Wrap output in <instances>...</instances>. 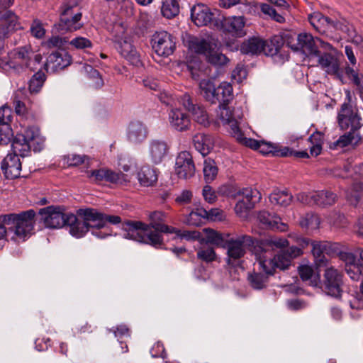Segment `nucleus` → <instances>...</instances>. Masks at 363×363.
I'll use <instances>...</instances> for the list:
<instances>
[{
    "mask_svg": "<svg viewBox=\"0 0 363 363\" xmlns=\"http://www.w3.org/2000/svg\"><path fill=\"white\" fill-rule=\"evenodd\" d=\"M124 238L159 247L162 244L161 235L152 233L149 225L140 221H127L122 224Z\"/></svg>",
    "mask_w": 363,
    "mask_h": 363,
    "instance_id": "f257e3e1",
    "label": "nucleus"
},
{
    "mask_svg": "<svg viewBox=\"0 0 363 363\" xmlns=\"http://www.w3.org/2000/svg\"><path fill=\"white\" fill-rule=\"evenodd\" d=\"M301 253V248L291 246L286 250H281L273 258L267 257L264 255H259L258 265L267 274H274L276 268L281 270L287 269L290 266L292 259L298 257Z\"/></svg>",
    "mask_w": 363,
    "mask_h": 363,
    "instance_id": "f03ea898",
    "label": "nucleus"
},
{
    "mask_svg": "<svg viewBox=\"0 0 363 363\" xmlns=\"http://www.w3.org/2000/svg\"><path fill=\"white\" fill-rule=\"evenodd\" d=\"M254 245V240L250 235H242L226 240L223 247L227 250L226 262L229 265L236 266L245 255L246 250Z\"/></svg>",
    "mask_w": 363,
    "mask_h": 363,
    "instance_id": "7ed1b4c3",
    "label": "nucleus"
},
{
    "mask_svg": "<svg viewBox=\"0 0 363 363\" xmlns=\"http://www.w3.org/2000/svg\"><path fill=\"white\" fill-rule=\"evenodd\" d=\"M35 143H42L41 139L38 137V130L28 128L25 130L24 133H18L15 136L11 145L12 154L24 157L29 154L31 147H33L35 151L40 150L41 147L38 149L34 146Z\"/></svg>",
    "mask_w": 363,
    "mask_h": 363,
    "instance_id": "20e7f679",
    "label": "nucleus"
},
{
    "mask_svg": "<svg viewBox=\"0 0 363 363\" xmlns=\"http://www.w3.org/2000/svg\"><path fill=\"white\" fill-rule=\"evenodd\" d=\"M13 0H0V54L5 45V39L16 29L18 18L9 8Z\"/></svg>",
    "mask_w": 363,
    "mask_h": 363,
    "instance_id": "39448f33",
    "label": "nucleus"
},
{
    "mask_svg": "<svg viewBox=\"0 0 363 363\" xmlns=\"http://www.w3.org/2000/svg\"><path fill=\"white\" fill-rule=\"evenodd\" d=\"M35 215V213L33 210L24 211L19 214H8V216H13L12 221L9 223V230L13 231L17 238L24 240L33 230Z\"/></svg>",
    "mask_w": 363,
    "mask_h": 363,
    "instance_id": "423d86ee",
    "label": "nucleus"
},
{
    "mask_svg": "<svg viewBox=\"0 0 363 363\" xmlns=\"http://www.w3.org/2000/svg\"><path fill=\"white\" fill-rule=\"evenodd\" d=\"M33 51L30 45H25L13 49L9 55V67L11 74H20L27 68L33 69L30 66Z\"/></svg>",
    "mask_w": 363,
    "mask_h": 363,
    "instance_id": "0eeeda50",
    "label": "nucleus"
},
{
    "mask_svg": "<svg viewBox=\"0 0 363 363\" xmlns=\"http://www.w3.org/2000/svg\"><path fill=\"white\" fill-rule=\"evenodd\" d=\"M191 18L197 26H210L218 29L220 26V18L218 17V11H212L203 4H196L191 8Z\"/></svg>",
    "mask_w": 363,
    "mask_h": 363,
    "instance_id": "6e6552de",
    "label": "nucleus"
},
{
    "mask_svg": "<svg viewBox=\"0 0 363 363\" xmlns=\"http://www.w3.org/2000/svg\"><path fill=\"white\" fill-rule=\"evenodd\" d=\"M69 214L60 206H50L39 211L40 220L49 228H60L65 226Z\"/></svg>",
    "mask_w": 363,
    "mask_h": 363,
    "instance_id": "1a4fd4ad",
    "label": "nucleus"
},
{
    "mask_svg": "<svg viewBox=\"0 0 363 363\" xmlns=\"http://www.w3.org/2000/svg\"><path fill=\"white\" fill-rule=\"evenodd\" d=\"M89 211H92V208L80 211V214L83 218L82 220L77 218L72 213L68 215L65 225L69 226V233L72 236L82 238L87 233L89 228H96V226L94 225V223L88 220L87 215Z\"/></svg>",
    "mask_w": 363,
    "mask_h": 363,
    "instance_id": "9d476101",
    "label": "nucleus"
},
{
    "mask_svg": "<svg viewBox=\"0 0 363 363\" xmlns=\"http://www.w3.org/2000/svg\"><path fill=\"white\" fill-rule=\"evenodd\" d=\"M152 47L158 56L168 57L174 52L175 41L166 31L156 32L152 37Z\"/></svg>",
    "mask_w": 363,
    "mask_h": 363,
    "instance_id": "9b49d317",
    "label": "nucleus"
},
{
    "mask_svg": "<svg viewBox=\"0 0 363 363\" xmlns=\"http://www.w3.org/2000/svg\"><path fill=\"white\" fill-rule=\"evenodd\" d=\"M174 170L180 179H188L194 177L196 167L189 152L182 151L179 153L176 157Z\"/></svg>",
    "mask_w": 363,
    "mask_h": 363,
    "instance_id": "f8f14e48",
    "label": "nucleus"
},
{
    "mask_svg": "<svg viewBox=\"0 0 363 363\" xmlns=\"http://www.w3.org/2000/svg\"><path fill=\"white\" fill-rule=\"evenodd\" d=\"M168 122L170 128L178 132L189 130L191 124L189 115L177 107L169 109Z\"/></svg>",
    "mask_w": 363,
    "mask_h": 363,
    "instance_id": "ddd939ff",
    "label": "nucleus"
},
{
    "mask_svg": "<svg viewBox=\"0 0 363 363\" xmlns=\"http://www.w3.org/2000/svg\"><path fill=\"white\" fill-rule=\"evenodd\" d=\"M78 4V1H67L62 6L61 13V22L64 23L66 29L69 31L77 30L82 27L79 21L81 13H73L72 9Z\"/></svg>",
    "mask_w": 363,
    "mask_h": 363,
    "instance_id": "4468645a",
    "label": "nucleus"
},
{
    "mask_svg": "<svg viewBox=\"0 0 363 363\" xmlns=\"http://www.w3.org/2000/svg\"><path fill=\"white\" fill-rule=\"evenodd\" d=\"M337 119L339 125L342 130L350 128L351 130H357L362 125V118L346 104L342 106Z\"/></svg>",
    "mask_w": 363,
    "mask_h": 363,
    "instance_id": "2eb2a0df",
    "label": "nucleus"
},
{
    "mask_svg": "<svg viewBox=\"0 0 363 363\" xmlns=\"http://www.w3.org/2000/svg\"><path fill=\"white\" fill-rule=\"evenodd\" d=\"M217 116L223 125L228 126L229 133L233 136L240 130L239 121L241 119L240 114H236L235 110L231 111L225 105H219L217 110Z\"/></svg>",
    "mask_w": 363,
    "mask_h": 363,
    "instance_id": "dca6fc26",
    "label": "nucleus"
},
{
    "mask_svg": "<svg viewBox=\"0 0 363 363\" xmlns=\"http://www.w3.org/2000/svg\"><path fill=\"white\" fill-rule=\"evenodd\" d=\"M340 257L345 262V272L352 280L359 281L363 277V264L352 252H341Z\"/></svg>",
    "mask_w": 363,
    "mask_h": 363,
    "instance_id": "f3484780",
    "label": "nucleus"
},
{
    "mask_svg": "<svg viewBox=\"0 0 363 363\" xmlns=\"http://www.w3.org/2000/svg\"><path fill=\"white\" fill-rule=\"evenodd\" d=\"M187 46L192 52L203 55L206 57L212 48H217V44L213 38L207 36H190L187 40Z\"/></svg>",
    "mask_w": 363,
    "mask_h": 363,
    "instance_id": "a211bd4d",
    "label": "nucleus"
},
{
    "mask_svg": "<svg viewBox=\"0 0 363 363\" xmlns=\"http://www.w3.org/2000/svg\"><path fill=\"white\" fill-rule=\"evenodd\" d=\"M342 284V275L337 269L330 267L325 270L324 286L325 291L328 295L334 297L340 296Z\"/></svg>",
    "mask_w": 363,
    "mask_h": 363,
    "instance_id": "6ab92c4d",
    "label": "nucleus"
},
{
    "mask_svg": "<svg viewBox=\"0 0 363 363\" xmlns=\"http://www.w3.org/2000/svg\"><path fill=\"white\" fill-rule=\"evenodd\" d=\"M71 62L70 55L65 50H60L51 53L48 57L45 66L48 72H55L68 67Z\"/></svg>",
    "mask_w": 363,
    "mask_h": 363,
    "instance_id": "aec40b11",
    "label": "nucleus"
},
{
    "mask_svg": "<svg viewBox=\"0 0 363 363\" xmlns=\"http://www.w3.org/2000/svg\"><path fill=\"white\" fill-rule=\"evenodd\" d=\"M291 49L296 51H301L306 55L318 54V50L315 43V38L307 33H302L297 36V43L291 45Z\"/></svg>",
    "mask_w": 363,
    "mask_h": 363,
    "instance_id": "412c9836",
    "label": "nucleus"
},
{
    "mask_svg": "<svg viewBox=\"0 0 363 363\" xmlns=\"http://www.w3.org/2000/svg\"><path fill=\"white\" fill-rule=\"evenodd\" d=\"M20 156L8 154L1 162V169L7 179H13L18 177L21 171Z\"/></svg>",
    "mask_w": 363,
    "mask_h": 363,
    "instance_id": "4be33fe9",
    "label": "nucleus"
},
{
    "mask_svg": "<svg viewBox=\"0 0 363 363\" xmlns=\"http://www.w3.org/2000/svg\"><path fill=\"white\" fill-rule=\"evenodd\" d=\"M245 26V20L243 16H230L224 19L220 18V28L223 30L242 37L245 35L244 28Z\"/></svg>",
    "mask_w": 363,
    "mask_h": 363,
    "instance_id": "5701e85b",
    "label": "nucleus"
},
{
    "mask_svg": "<svg viewBox=\"0 0 363 363\" xmlns=\"http://www.w3.org/2000/svg\"><path fill=\"white\" fill-rule=\"evenodd\" d=\"M169 151L167 143L161 140H152L149 143V155L152 162L161 163L167 157Z\"/></svg>",
    "mask_w": 363,
    "mask_h": 363,
    "instance_id": "b1692460",
    "label": "nucleus"
},
{
    "mask_svg": "<svg viewBox=\"0 0 363 363\" xmlns=\"http://www.w3.org/2000/svg\"><path fill=\"white\" fill-rule=\"evenodd\" d=\"M88 220L94 223L96 229L103 228L107 223L116 225L121 223V218L118 216L107 215L92 208V211L88 213Z\"/></svg>",
    "mask_w": 363,
    "mask_h": 363,
    "instance_id": "393cba45",
    "label": "nucleus"
},
{
    "mask_svg": "<svg viewBox=\"0 0 363 363\" xmlns=\"http://www.w3.org/2000/svg\"><path fill=\"white\" fill-rule=\"evenodd\" d=\"M311 25L320 33L330 35L331 18L323 16L320 12H314L308 16Z\"/></svg>",
    "mask_w": 363,
    "mask_h": 363,
    "instance_id": "a878e982",
    "label": "nucleus"
},
{
    "mask_svg": "<svg viewBox=\"0 0 363 363\" xmlns=\"http://www.w3.org/2000/svg\"><path fill=\"white\" fill-rule=\"evenodd\" d=\"M318 62L328 74L334 75L337 79H341L342 74L340 70V65L336 57L330 54L325 53L320 57Z\"/></svg>",
    "mask_w": 363,
    "mask_h": 363,
    "instance_id": "bb28decb",
    "label": "nucleus"
},
{
    "mask_svg": "<svg viewBox=\"0 0 363 363\" xmlns=\"http://www.w3.org/2000/svg\"><path fill=\"white\" fill-rule=\"evenodd\" d=\"M147 128L140 121L131 122L128 128V138L133 143H140L147 137Z\"/></svg>",
    "mask_w": 363,
    "mask_h": 363,
    "instance_id": "cd10ccee",
    "label": "nucleus"
},
{
    "mask_svg": "<svg viewBox=\"0 0 363 363\" xmlns=\"http://www.w3.org/2000/svg\"><path fill=\"white\" fill-rule=\"evenodd\" d=\"M257 218L260 223L266 228L278 230L279 231H285L287 229L286 225L281 222L279 216H272L267 211H260Z\"/></svg>",
    "mask_w": 363,
    "mask_h": 363,
    "instance_id": "c85d7f7f",
    "label": "nucleus"
},
{
    "mask_svg": "<svg viewBox=\"0 0 363 363\" xmlns=\"http://www.w3.org/2000/svg\"><path fill=\"white\" fill-rule=\"evenodd\" d=\"M193 143L196 150L203 156L207 155L214 145L212 136L204 133L196 134L193 138Z\"/></svg>",
    "mask_w": 363,
    "mask_h": 363,
    "instance_id": "c756f323",
    "label": "nucleus"
},
{
    "mask_svg": "<svg viewBox=\"0 0 363 363\" xmlns=\"http://www.w3.org/2000/svg\"><path fill=\"white\" fill-rule=\"evenodd\" d=\"M137 178L140 185L151 186L157 181V173L155 169L150 166H144L138 172Z\"/></svg>",
    "mask_w": 363,
    "mask_h": 363,
    "instance_id": "7c9ffc66",
    "label": "nucleus"
},
{
    "mask_svg": "<svg viewBox=\"0 0 363 363\" xmlns=\"http://www.w3.org/2000/svg\"><path fill=\"white\" fill-rule=\"evenodd\" d=\"M266 41L259 38H252L242 43L240 50L242 53L257 55L262 52Z\"/></svg>",
    "mask_w": 363,
    "mask_h": 363,
    "instance_id": "2f4dec72",
    "label": "nucleus"
},
{
    "mask_svg": "<svg viewBox=\"0 0 363 363\" xmlns=\"http://www.w3.org/2000/svg\"><path fill=\"white\" fill-rule=\"evenodd\" d=\"M203 232L204 237L202 238V240L204 242L221 247L225 245L227 240L225 236H229L228 234L223 235L211 228H204Z\"/></svg>",
    "mask_w": 363,
    "mask_h": 363,
    "instance_id": "473e14b6",
    "label": "nucleus"
},
{
    "mask_svg": "<svg viewBox=\"0 0 363 363\" xmlns=\"http://www.w3.org/2000/svg\"><path fill=\"white\" fill-rule=\"evenodd\" d=\"M312 253L316 258H320L322 260V255L323 254L329 255L336 250V244H332L328 241H312Z\"/></svg>",
    "mask_w": 363,
    "mask_h": 363,
    "instance_id": "72a5a7b5",
    "label": "nucleus"
},
{
    "mask_svg": "<svg viewBox=\"0 0 363 363\" xmlns=\"http://www.w3.org/2000/svg\"><path fill=\"white\" fill-rule=\"evenodd\" d=\"M149 218L150 220V225L158 233H169L172 227L164 225V214L161 211H155L150 214Z\"/></svg>",
    "mask_w": 363,
    "mask_h": 363,
    "instance_id": "f704fd0d",
    "label": "nucleus"
},
{
    "mask_svg": "<svg viewBox=\"0 0 363 363\" xmlns=\"http://www.w3.org/2000/svg\"><path fill=\"white\" fill-rule=\"evenodd\" d=\"M314 205L320 206H331L337 201V195L330 191L313 192Z\"/></svg>",
    "mask_w": 363,
    "mask_h": 363,
    "instance_id": "c9c22d12",
    "label": "nucleus"
},
{
    "mask_svg": "<svg viewBox=\"0 0 363 363\" xmlns=\"http://www.w3.org/2000/svg\"><path fill=\"white\" fill-rule=\"evenodd\" d=\"M347 199L353 206L363 202V182H354L352 185L347 192Z\"/></svg>",
    "mask_w": 363,
    "mask_h": 363,
    "instance_id": "e433bc0d",
    "label": "nucleus"
},
{
    "mask_svg": "<svg viewBox=\"0 0 363 363\" xmlns=\"http://www.w3.org/2000/svg\"><path fill=\"white\" fill-rule=\"evenodd\" d=\"M199 87L201 94L205 99L211 104H216L218 99L216 98V86L211 79H203L200 82Z\"/></svg>",
    "mask_w": 363,
    "mask_h": 363,
    "instance_id": "4c0bfd02",
    "label": "nucleus"
},
{
    "mask_svg": "<svg viewBox=\"0 0 363 363\" xmlns=\"http://www.w3.org/2000/svg\"><path fill=\"white\" fill-rule=\"evenodd\" d=\"M269 200L274 205L286 207L291 204L293 196L287 190H276L270 194Z\"/></svg>",
    "mask_w": 363,
    "mask_h": 363,
    "instance_id": "58836bf2",
    "label": "nucleus"
},
{
    "mask_svg": "<svg viewBox=\"0 0 363 363\" xmlns=\"http://www.w3.org/2000/svg\"><path fill=\"white\" fill-rule=\"evenodd\" d=\"M161 13L164 17L171 19L179 13V4L177 0H163Z\"/></svg>",
    "mask_w": 363,
    "mask_h": 363,
    "instance_id": "ea45409f",
    "label": "nucleus"
},
{
    "mask_svg": "<svg viewBox=\"0 0 363 363\" xmlns=\"http://www.w3.org/2000/svg\"><path fill=\"white\" fill-rule=\"evenodd\" d=\"M233 94V88L228 83H221L216 89L215 96L218 99L217 102H219L220 105H225L231 97Z\"/></svg>",
    "mask_w": 363,
    "mask_h": 363,
    "instance_id": "a19ab883",
    "label": "nucleus"
},
{
    "mask_svg": "<svg viewBox=\"0 0 363 363\" xmlns=\"http://www.w3.org/2000/svg\"><path fill=\"white\" fill-rule=\"evenodd\" d=\"M320 224V217L317 214L313 213L305 214L299 220V225L301 227L308 230H317L319 228Z\"/></svg>",
    "mask_w": 363,
    "mask_h": 363,
    "instance_id": "79ce46f5",
    "label": "nucleus"
},
{
    "mask_svg": "<svg viewBox=\"0 0 363 363\" xmlns=\"http://www.w3.org/2000/svg\"><path fill=\"white\" fill-rule=\"evenodd\" d=\"M262 272H254L248 277V280L250 285L255 289H262L267 286L268 282V277L271 274H267V273L259 267Z\"/></svg>",
    "mask_w": 363,
    "mask_h": 363,
    "instance_id": "37998d69",
    "label": "nucleus"
},
{
    "mask_svg": "<svg viewBox=\"0 0 363 363\" xmlns=\"http://www.w3.org/2000/svg\"><path fill=\"white\" fill-rule=\"evenodd\" d=\"M46 76L42 71H38L33 75L28 83V89L31 94H37L42 89L45 82Z\"/></svg>",
    "mask_w": 363,
    "mask_h": 363,
    "instance_id": "c03bdc74",
    "label": "nucleus"
},
{
    "mask_svg": "<svg viewBox=\"0 0 363 363\" xmlns=\"http://www.w3.org/2000/svg\"><path fill=\"white\" fill-rule=\"evenodd\" d=\"M240 194L242 196V199L253 208L261 199V194L255 189L245 188L242 189Z\"/></svg>",
    "mask_w": 363,
    "mask_h": 363,
    "instance_id": "a18cd8bd",
    "label": "nucleus"
},
{
    "mask_svg": "<svg viewBox=\"0 0 363 363\" xmlns=\"http://www.w3.org/2000/svg\"><path fill=\"white\" fill-rule=\"evenodd\" d=\"M312 146L310 149V153L312 156L316 157L319 155L322 150V145L323 143V135L320 132H315L308 138Z\"/></svg>",
    "mask_w": 363,
    "mask_h": 363,
    "instance_id": "49530a36",
    "label": "nucleus"
},
{
    "mask_svg": "<svg viewBox=\"0 0 363 363\" xmlns=\"http://www.w3.org/2000/svg\"><path fill=\"white\" fill-rule=\"evenodd\" d=\"M197 258L205 262H212L217 259V255L213 247L203 245L197 250Z\"/></svg>",
    "mask_w": 363,
    "mask_h": 363,
    "instance_id": "de8ad7c7",
    "label": "nucleus"
},
{
    "mask_svg": "<svg viewBox=\"0 0 363 363\" xmlns=\"http://www.w3.org/2000/svg\"><path fill=\"white\" fill-rule=\"evenodd\" d=\"M206 59L209 63L216 66H223L228 62V57L216 48H212L207 54Z\"/></svg>",
    "mask_w": 363,
    "mask_h": 363,
    "instance_id": "09e8293b",
    "label": "nucleus"
},
{
    "mask_svg": "<svg viewBox=\"0 0 363 363\" xmlns=\"http://www.w3.org/2000/svg\"><path fill=\"white\" fill-rule=\"evenodd\" d=\"M208 216L207 211L204 208H198L195 211H191L186 219V223L189 225H199L203 220Z\"/></svg>",
    "mask_w": 363,
    "mask_h": 363,
    "instance_id": "8fccbe9b",
    "label": "nucleus"
},
{
    "mask_svg": "<svg viewBox=\"0 0 363 363\" xmlns=\"http://www.w3.org/2000/svg\"><path fill=\"white\" fill-rule=\"evenodd\" d=\"M218 174V168L215 162L211 160H206L203 165V175L206 182H211L215 179Z\"/></svg>",
    "mask_w": 363,
    "mask_h": 363,
    "instance_id": "3c124183",
    "label": "nucleus"
},
{
    "mask_svg": "<svg viewBox=\"0 0 363 363\" xmlns=\"http://www.w3.org/2000/svg\"><path fill=\"white\" fill-rule=\"evenodd\" d=\"M84 72L87 76L93 80V86L96 88H101L104 85V81L99 72L89 65H84L83 67Z\"/></svg>",
    "mask_w": 363,
    "mask_h": 363,
    "instance_id": "603ef678",
    "label": "nucleus"
},
{
    "mask_svg": "<svg viewBox=\"0 0 363 363\" xmlns=\"http://www.w3.org/2000/svg\"><path fill=\"white\" fill-rule=\"evenodd\" d=\"M240 4L239 9L242 13H247L250 10V5L247 1L242 0H220L219 5L225 9L231 8L233 6Z\"/></svg>",
    "mask_w": 363,
    "mask_h": 363,
    "instance_id": "864d4df0",
    "label": "nucleus"
},
{
    "mask_svg": "<svg viewBox=\"0 0 363 363\" xmlns=\"http://www.w3.org/2000/svg\"><path fill=\"white\" fill-rule=\"evenodd\" d=\"M345 73L353 83L359 89L360 92L363 91V74L359 73L357 69L347 66L345 67Z\"/></svg>",
    "mask_w": 363,
    "mask_h": 363,
    "instance_id": "5fc2aeb1",
    "label": "nucleus"
},
{
    "mask_svg": "<svg viewBox=\"0 0 363 363\" xmlns=\"http://www.w3.org/2000/svg\"><path fill=\"white\" fill-rule=\"evenodd\" d=\"M298 273L303 281H308L311 285L316 286V279L313 276V270L311 267L307 265L299 267Z\"/></svg>",
    "mask_w": 363,
    "mask_h": 363,
    "instance_id": "6e6d98bb",
    "label": "nucleus"
},
{
    "mask_svg": "<svg viewBox=\"0 0 363 363\" xmlns=\"http://www.w3.org/2000/svg\"><path fill=\"white\" fill-rule=\"evenodd\" d=\"M191 113L193 115L194 120L198 123L203 125L204 126L208 125V117L203 107H201L199 105H197L196 107H194V108L192 109V111Z\"/></svg>",
    "mask_w": 363,
    "mask_h": 363,
    "instance_id": "4d7b16f0",
    "label": "nucleus"
},
{
    "mask_svg": "<svg viewBox=\"0 0 363 363\" xmlns=\"http://www.w3.org/2000/svg\"><path fill=\"white\" fill-rule=\"evenodd\" d=\"M266 247L274 249L285 248L289 245V241L284 238L279 237H270L267 238L264 241Z\"/></svg>",
    "mask_w": 363,
    "mask_h": 363,
    "instance_id": "13d9d810",
    "label": "nucleus"
},
{
    "mask_svg": "<svg viewBox=\"0 0 363 363\" xmlns=\"http://www.w3.org/2000/svg\"><path fill=\"white\" fill-rule=\"evenodd\" d=\"M234 138L241 144L245 145L253 150H257L260 141L245 137L243 133L240 130L238 133L233 135Z\"/></svg>",
    "mask_w": 363,
    "mask_h": 363,
    "instance_id": "bf43d9fd",
    "label": "nucleus"
},
{
    "mask_svg": "<svg viewBox=\"0 0 363 363\" xmlns=\"http://www.w3.org/2000/svg\"><path fill=\"white\" fill-rule=\"evenodd\" d=\"M118 166L125 172L130 171L136 167L135 161L127 155H121L118 156Z\"/></svg>",
    "mask_w": 363,
    "mask_h": 363,
    "instance_id": "052dcab7",
    "label": "nucleus"
},
{
    "mask_svg": "<svg viewBox=\"0 0 363 363\" xmlns=\"http://www.w3.org/2000/svg\"><path fill=\"white\" fill-rule=\"evenodd\" d=\"M26 89L21 88L16 91L14 96V104L15 109L17 113L21 114L23 113L25 111V104L21 101V99H23L26 97Z\"/></svg>",
    "mask_w": 363,
    "mask_h": 363,
    "instance_id": "680f3d73",
    "label": "nucleus"
},
{
    "mask_svg": "<svg viewBox=\"0 0 363 363\" xmlns=\"http://www.w3.org/2000/svg\"><path fill=\"white\" fill-rule=\"evenodd\" d=\"M13 137V131L9 125H0V145H7Z\"/></svg>",
    "mask_w": 363,
    "mask_h": 363,
    "instance_id": "e2e57ef3",
    "label": "nucleus"
},
{
    "mask_svg": "<svg viewBox=\"0 0 363 363\" xmlns=\"http://www.w3.org/2000/svg\"><path fill=\"white\" fill-rule=\"evenodd\" d=\"M125 182H126L125 174L121 172H116L111 169H106V182L123 184Z\"/></svg>",
    "mask_w": 363,
    "mask_h": 363,
    "instance_id": "0e129e2a",
    "label": "nucleus"
},
{
    "mask_svg": "<svg viewBox=\"0 0 363 363\" xmlns=\"http://www.w3.org/2000/svg\"><path fill=\"white\" fill-rule=\"evenodd\" d=\"M331 28H330V36L334 32L340 31L342 33H347L349 31L348 24L345 20H333L330 21Z\"/></svg>",
    "mask_w": 363,
    "mask_h": 363,
    "instance_id": "69168bd1",
    "label": "nucleus"
},
{
    "mask_svg": "<svg viewBox=\"0 0 363 363\" xmlns=\"http://www.w3.org/2000/svg\"><path fill=\"white\" fill-rule=\"evenodd\" d=\"M69 44L76 49H86L92 47V43L90 40L86 38L78 36L73 38Z\"/></svg>",
    "mask_w": 363,
    "mask_h": 363,
    "instance_id": "338daca9",
    "label": "nucleus"
},
{
    "mask_svg": "<svg viewBox=\"0 0 363 363\" xmlns=\"http://www.w3.org/2000/svg\"><path fill=\"white\" fill-rule=\"evenodd\" d=\"M89 179L96 183L106 182V168L92 170L88 172Z\"/></svg>",
    "mask_w": 363,
    "mask_h": 363,
    "instance_id": "774afa93",
    "label": "nucleus"
}]
</instances>
